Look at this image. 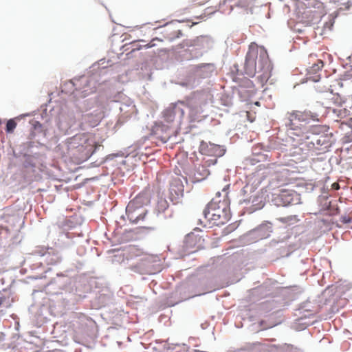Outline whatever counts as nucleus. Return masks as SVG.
I'll return each mask as SVG.
<instances>
[{"instance_id":"f257e3e1","label":"nucleus","mask_w":352,"mask_h":352,"mask_svg":"<svg viewBox=\"0 0 352 352\" xmlns=\"http://www.w3.org/2000/svg\"><path fill=\"white\" fill-rule=\"evenodd\" d=\"M258 56V46L252 43L245 57L244 72L250 77L256 73L260 74L258 78L262 81H267L271 76L272 66L267 57V52L261 50Z\"/></svg>"},{"instance_id":"f03ea898","label":"nucleus","mask_w":352,"mask_h":352,"mask_svg":"<svg viewBox=\"0 0 352 352\" xmlns=\"http://www.w3.org/2000/svg\"><path fill=\"white\" fill-rule=\"evenodd\" d=\"M69 155L77 164L87 160L96 148V142L90 133L77 134L67 142Z\"/></svg>"},{"instance_id":"7ed1b4c3","label":"nucleus","mask_w":352,"mask_h":352,"mask_svg":"<svg viewBox=\"0 0 352 352\" xmlns=\"http://www.w3.org/2000/svg\"><path fill=\"white\" fill-rule=\"evenodd\" d=\"M224 195L216 193L204 210L205 219L214 226H221L226 223L230 219V200L228 192L223 190Z\"/></svg>"},{"instance_id":"20e7f679","label":"nucleus","mask_w":352,"mask_h":352,"mask_svg":"<svg viewBox=\"0 0 352 352\" xmlns=\"http://www.w3.org/2000/svg\"><path fill=\"white\" fill-rule=\"evenodd\" d=\"M318 114L310 111H292L287 114L285 125L291 134L303 137L307 132V124L319 121Z\"/></svg>"},{"instance_id":"39448f33","label":"nucleus","mask_w":352,"mask_h":352,"mask_svg":"<svg viewBox=\"0 0 352 352\" xmlns=\"http://www.w3.org/2000/svg\"><path fill=\"white\" fill-rule=\"evenodd\" d=\"M142 199V196H138L131 201L126 206V215L132 223H138L141 221H144L146 216V209L139 206Z\"/></svg>"},{"instance_id":"423d86ee","label":"nucleus","mask_w":352,"mask_h":352,"mask_svg":"<svg viewBox=\"0 0 352 352\" xmlns=\"http://www.w3.org/2000/svg\"><path fill=\"white\" fill-rule=\"evenodd\" d=\"M299 200V195L294 190L281 189L276 195L274 201L278 206H287Z\"/></svg>"},{"instance_id":"0eeeda50","label":"nucleus","mask_w":352,"mask_h":352,"mask_svg":"<svg viewBox=\"0 0 352 352\" xmlns=\"http://www.w3.org/2000/svg\"><path fill=\"white\" fill-rule=\"evenodd\" d=\"M204 239L193 233L188 234L185 239V246L189 251L194 252L203 247Z\"/></svg>"},{"instance_id":"6e6552de","label":"nucleus","mask_w":352,"mask_h":352,"mask_svg":"<svg viewBox=\"0 0 352 352\" xmlns=\"http://www.w3.org/2000/svg\"><path fill=\"white\" fill-rule=\"evenodd\" d=\"M104 116L103 108H100L84 115L83 120L89 126L94 127L99 124Z\"/></svg>"},{"instance_id":"1a4fd4ad","label":"nucleus","mask_w":352,"mask_h":352,"mask_svg":"<svg viewBox=\"0 0 352 352\" xmlns=\"http://www.w3.org/2000/svg\"><path fill=\"white\" fill-rule=\"evenodd\" d=\"M193 69L201 77L207 78L210 76L214 72L215 66L212 63H201L195 65Z\"/></svg>"},{"instance_id":"9d476101","label":"nucleus","mask_w":352,"mask_h":352,"mask_svg":"<svg viewBox=\"0 0 352 352\" xmlns=\"http://www.w3.org/2000/svg\"><path fill=\"white\" fill-rule=\"evenodd\" d=\"M323 62L318 60L316 63L314 64L308 70V78L314 82H318L320 76L317 73L322 69Z\"/></svg>"},{"instance_id":"9b49d317","label":"nucleus","mask_w":352,"mask_h":352,"mask_svg":"<svg viewBox=\"0 0 352 352\" xmlns=\"http://www.w3.org/2000/svg\"><path fill=\"white\" fill-rule=\"evenodd\" d=\"M170 193L172 196H174L175 198H179V197H182L184 194V186L182 184V182L179 179L174 180L170 186Z\"/></svg>"},{"instance_id":"f8f14e48","label":"nucleus","mask_w":352,"mask_h":352,"mask_svg":"<svg viewBox=\"0 0 352 352\" xmlns=\"http://www.w3.org/2000/svg\"><path fill=\"white\" fill-rule=\"evenodd\" d=\"M210 174L208 169L204 165L199 166L194 171V182H201L205 179Z\"/></svg>"},{"instance_id":"ddd939ff","label":"nucleus","mask_w":352,"mask_h":352,"mask_svg":"<svg viewBox=\"0 0 352 352\" xmlns=\"http://www.w3.org/2000/svg\"><path fill=\"white\" fill-rule=\"evenodd\" d=\"M338 96L332 92L327 94L322 99L321 102L322 104L326 108L331 109L332 105L336 104V100H338Z\"/></svg>"},{"instance_id":"4468645a","label":"nucleus","mask_w":352,"mask_h":352,"mask_svg":"<svg viewBox=\"0 0 352 352\" xmlns=\"http://www.w3.org/2000/svg\"><path fill=\"white\" fill-rule=\"evenodd\" d=\"M168 209V203L167 201L163 198H160L158 199L156 206L155 210L158 214H162L166 212Z\"/></svg>"},{"instance_id":"2eb2a0df","label":"nucleus","mask_w":352,"mask_h":352,"mask_svg":"<svg viewBox=\"0 0 352 352\" xmlns=\"http://www.w3.org/2000/svg\"><path fill=\"white\" fill-rule=\"evenodd\" d=\"M209 146L210 151L208 152V155L221 156L223 154V150L219 145L210 144Z\"/></svg>"},{"instance_id":"dca6fc26","label":"nucleus","mask_w":352,"mask_h":352,"mask_svg":"<svg viewBox=\"0 0 352 352\" xmlns=\"http://www.w3.org/2000/svg\"><path fill=\"white\" fill-rule=\"evenodd\" d=\"M16 126V122L14 119H10L7 122L6 131L8 133H12Z\"/></svg>"},{"instance_id":"f3484780","label":"nucleus","mask_w":352,"mask_h":352,"mask_svg":"<svg viewBox=\"0 0 352 352\" xmlns=\"http://www.w3.org/2000/svg\"><path fill=\"white\" fill-rule=\"evenodd\" d=\"M340 10H347L351 7V1L349 0H340Z\"/></svg>"},{"instance_id":"a211bd4d","label":"nucleus","mask_w":352,"mask_h":352,"mask_svg":"<svg viewBox=\"0 0 352 352\" xmlns=\"http://www.w3.org/2000/svg\"><path fill=\"white\" fill-rule=\"evenodd\" d=\"M182 36V31L180 30H178L172 36H169L168 37H167V38L169 39L170 41H172L173 39L179 38Z\"/></svg>"},{"instance_id":"6ab92c4d","label":"nucleus","mask_w":352,"mask_h":352,"mask_svg":"<svg viewBox=\"0 0 352 352\" xmlns=\"http://www.w3.org/2000/svg\"><path fill=\"white\" fill-rule=\"evenodd\" d=\"M162 41V40H161V39H160V38H153V39L150 41V43H148V44L145 45H144V47H146V48H150V47H154V46L155 45V41Z\"/></svg>"},{"instance_id":"aec40b11","label":"nucleus","mask_w":352,"mask_h":352,"mask_svg":"<svg viewBox=\"0 0 352 352\" xmlns=\"http://www.w3.org/2000/svg\"><path fill=\"white\" fill-rule=\"evenodd\" d=\"M331 187L334 190H338L340 188V185L338 183L335 182L332 184Z\"/></svg>"},{"instance_id":"412c9836","label":"nucleus","mask_w":352,"mask_h":352,"mask_svg":"<svg viewBox=\"0 0 352 352\" xmlns=\"http://www.w3.org/2000/svg\"><path fill=\"white\" fill-rule=\"evenodd\" d=\"M292 218L291 217H287V218H280L279 220L283 223H286L288 221L289 219H291Z\"/></svg>"},{"instance_id":"4be33fe9","label":"nucleus","mask_w":352,"mask_h":352,"mask_svg":"<svg viewBox=\"0 0 352 352\" xmlns=\"http://www.w3.org/2000/svg\"><path fill=\"white\" fill-rule=\"evenodd\" d=\"M6 298L5 297H0V306L3 304V302L5 301Z\"/></svg>"},{"instance_id":"5701e85b","label":"nucleus","mask_w":352,"mask_h":352,"mask_svg":"<svg viewBox=\"0 0 352 352\" xmlns=\"http://www.w3.org/2000/svg\"><path fill=\"white\" fill-rule=\"evenodd\" d=\"M320 142H321L320 139L317 140V143H318V144H320Z\"/></svg>"},{"instance_id":"b1692460","label":"nucleus","mask_w":352,"mask_h":352,"mask_svg":"<svg viewBox=\"0 0 352 352\" xmlns=\"http://www.w3.org/2000/svg\"><path fill=\"white\" fill-rule=\"evenodd\" d=\"M140 47H136L134 50H140Z\"/></svg>"},{"instance_id":"393cba45","label":"nucleus","mask_w":352,"mask_h":352,"mask_svg":"<svg viewBox=\"0 0 352 352\" xmlns=\"http://www.w3.org/2000/svg\"><path fill=\"white\" fill-rule=\"evenodd\" d=\"M255 104H256V105H259V102H255Z\"/></svg>"}]
</instances>
